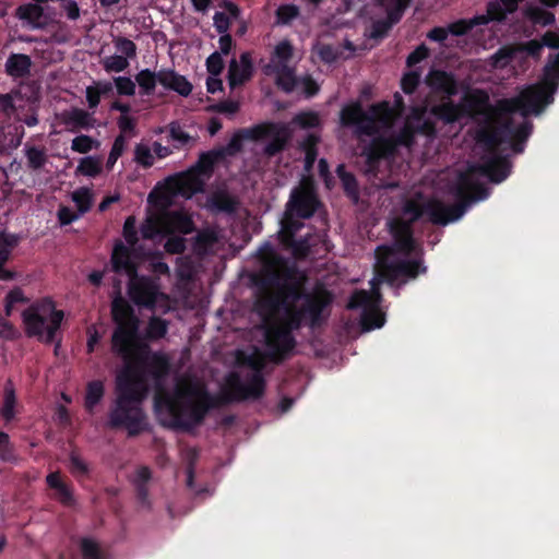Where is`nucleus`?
Returning <instances> with one entry per match:
<instances>
[{
	"label": "nucleus",
	"instance_id": "f257e3e1",
	"mask_svg": "<svg viewBox=\"0 0 559 559\" xmlns=\"http://www.w3.org/2000/svg\"><path fill=\"white\" fill-rule=\"evenodd\" d=\"M123 360L126 366L116 377V397L108 413L111 429H126L129 437L145 430L142 404L150 391L147 376L156 383L154 409L164 427L189 432L218 405V399L204 384L189 381L174 392L165 390L162 382L169 373V360L162 353H153L147 344H140Z\"/></svg>",
	"mask_w": 559,
	"mask_h": 559
},
{
	"label": "nucleus",
	"instance_id": "f03ea898",
	"mask_svg": "<svg viewBox=\"0 0 559 559\" xmlns=\"http://www.w3.org/2000/svg\"><path fill=\"white\" fill-rule=\"evenodd\" d=\"M252 282L259 289L255 308L263 316L264 356L282 365L297 346L295 331L305 325L317 329L326 321L324 311L333 295L322 286L307 292V276L275 252L263 259Z\"/></svg>",
	"mask_w": 559,
	"mask_h": 559
},
{
	"label": "nucleus",
	"instance_id": "7ed1b4c3",
	"mask_svg": "<svg viewBox=\"0 0 559 559\" xmlns=\"http://www.w3.org/2000/svg\"><path fill=\"white\" fill-rule=\"evenodd\" d=\"M473 186L467 174H459L457 180L452 188V192L456 199L453 205H445L443 202L432 199L421 203L416 199H408L402 206V214L404 221L409 223V226L419 221L424 215L428 216L429 222L435 225L445 226L451 222L461 218L468 207V201L472 199L468 195V189Z\"/></svg>",
	"mask_w": 559,
	"mask_h": 559
},
{
	"label": "nucleus",
	"instance_id": "20e7f679",
	"mask_svg": "<svg viewBox=\"0 0 559 559\" xmlns=\"http://www.w3.org/2000/svg\"><path fill=\"white\" fill-rule=\"evenodd\" d=\"M559 88V52L549 55L543 69L542 81L525 88L519 96L499 102L503 114L520 112L523 117L538 115L554 102Z\"/></svg>",
	"mask_w": 559,
	"mask_h": 559
},
{
	"label": "nucleus",
	"instance_id": "39448f33",
	"mask_svg": "<svg viewBox=\"0 0 559 559\" xmlns=\"http://www.w3.org/2000/svg\"><path fill=\"white\" fill-rule=\"evenodd\" d=\"M111 317L116 324L111 335L112 352L122 359H128L140 344H144L139 335L140 319L133 307L122 297L112 300Z\"/></svg>",
	"mask_w": 559,
	"mask_h": 559
},
{
	"label": "nucleus",
	"instance_id": "423d86ee",
	"mask_svg": "<svg viewBox=\"0 0 559 559\" xmlns=\"http://www.w3.org/2000/svg\"><path fill=\"white\" fill-rule=\"evenodd\" d=\"M63 317V311L55 309L50 300L34 302L22 312L26 335L37 337L45 344L55 342Z\"/></svg>",
	"mask_w": 559,
	"mask_h": 559
},
{
	"label": "nucleus",
	"instance_id": "0eeeda50",
	"mask_svg": "<svg viewBox=\"0 0 559 559\" xmlns=\"http://www.w3.org/2000/svg\"><path fill=\"white\" fill-rule=\"evenodd\" d=\"M488 151L491 155L484 157L483 163L471 165L466 171L461 173L467 174L473 183L471 189L467 190L469 198H472L468 201V206L475 201L486 199L489 194L486 186L475 178V174L487 177L493 183H500L506 180L511 173L512 165L507 156L497 154V150Z\"/></svg>",
	"mask_w": 559,
	"mask_h": 559
},
{
	"label": "nucleus",
	"instance_id": "6e6552de",
	"mask_svg": "<svg viewBox=\"0 0 559 559\" xmlns=\"http://www.w3.org/2000/svg\"><path fill=\"white\" fill-rule=\"evenodd\" d=\"M533 131V123L524 120L519 127H514L511 119L497 128H483L477 133V141L484 143L487 150L496 151L506 142H509L515 154L524 152L525 143Z\"/></svg>",
	"mask_w": 559,
	"mask_h": 559
},
{
	"label": "nucleus",
	"instance_id": "1a4fd4ad",
	"mask_svg": "<svg viewBox=\"0 0 559 559\" xmlns=\"http://www.w3.org/2000/svg\"><path fill=\"white\" fill-rule=\"evenodd\" d=\"M384 251V255H380L382 260V275L386 280V284L400 288L407 284L409 281L416 280L419 275L427 273L423 258V249L419 253L415 254L414 259L405 257L403 259H390L389 255L393 250L389 247H378L377 252Z\"/></svg>",
	"mask_w": 559,
	"mask_h": 559
},
{
	"label": "nucleus",
	"instance_id": "9d476101",
	"mask_svg": "<svg viewBox=\"0 0 559 559\" xmlns=\"http://www.w3.org/2000/svg\"><path fill=\"white\" fill-rule=\"evenodd\" d=\"M390 112L389 103L373 104L366 112L359 102L345 105L340 111V124L343 128H355L357 136H374L379 132L377 118L388 116Z\"/></svg>",
	"mask_w": 559,
	"mask_h": 559
},
{
	"label": "nucleus",
	"instance_id": "9b49d317",
	"mask_svg": "<svg viewBox=\"0 0 559 559\" xmlns=\"http://www.w3.org/2000/svg\"><path fill=\"white\" fill-rule=\"evenodd\" d=\"M227 384L229 392L224 396H216L218 399L216 407L233 401L258 400L263 396L265 391V379L260 373H252L247 384H243L240 377L236 372H231L227 378Z\"/></svg>",
	"mask_w": 559,
	"mask_h": 559
},
{
	"label": "nucleus",
	"instance_id": "f8f14e48",
	"mask_svg": "<svg viewBox=\"0 0 559 559\" xmlns=\"http://www.w3.org/2000/svg\"><path fill=\"white\" fill-rule=\"evenodd\" d=\"M128 293L131 300L139 307L154 310L159 297L166 298L160 292L159 280L156 277L139 275L129 278Z\"/></svg>",
	"mask_w": 559,
	"mask_h": 559
},
{
	"label": "nucleus",
	"instance_id": "ddd939ff",
	"mask_svg": "<svg viewBox=\"0 0 559 559\" xmlns=\"http://www.w3.org/2000/svg\"><path fill=\"white\" fill-rule=\"evenodd\" d=\"M319 205L320 201L312 189L299 187L292 191L286 209L298 218L308 219L314 215Z\"/></svg>",
	"mask_w": 559,
	"mask_h": 559
},
{
	"label": "nucleus",
	"instance_id": "4468645a",
	"mask_svg": "<svg viewBox=\"0 0 559 559\" xmlns=\"http://www.w3.org/2000/svg\"><path fill=\"white\" fill-rule=\"evenodd\" d=\"M460 106L463 116L469 118H476L478 116L489 117L493 112L489 95L481 88L466 92L460 102Z\"/></svg>",
	"mask_w": 559,
	"mask_h": 559
},
{
	"label": "nucleus",
	"instance_id": "2eb2a0df",
	"mask_svg": "<svg viewBox=\"0 0 559 559\" xmlns=\"http://www.w3.org/2000/svg\"><path fill=\"white\" fill-rule=\"evenodd\" d=\"M166 187L168 192L173 195L190 198L203 190L204 181L188 169L187 171L169 176L166 179Z\"/></svg>",
	"mask_w": 559,
	"mask_h": 559
},
{
	"label": "nucleus",
	"instance_id": "dca6fc26",
	"mask_svg": "<svg viewBox=\"0 0 559 559\" xmlns=\"http://www.w3.org/2000/svg\"><path fill=\"white\" fill-rule=\"evenodd\" d=\"M273 124H255L251 128H242L237 130L227 145L218 151H224V157L226 155L234 156L242 151L243 141H260L265 139V135L270 133Z\"/></svg>",
	"mask_w": 559,
	"mask_h": 559
},
{
	"label": "nucleus",
	"instance_id": "f3484780",
	"mask_svg": "<svg viewBox=\"0 0 559 559\" xmlns=\"http://www.w3.org/2000/svg\"><path fill=\"white\" fill-rule=\"evenodd\" d=\"M390 230L393 236L394 246L397 252L405 257L419 253V249L421 248L418 247L416 240L414 239L413 227L409 226V223L395 219L391 222Z\"/></svg>",
	"mask_w": 559,
	"mask_h": 559
},
{
	"label": "nucleus",
	"instance_id": "a211bd4d",
	"mask_svg": "<svg viewBox=\"0 0 559 559\" xmlns=\"http://www.w3.org/2000/svg\"><path fill=\"white\" fill-rule=\"evenodd\" d=\"M427 85L436 93L442 94L443 98H452L459 93V82L452 72L432 69L426 76Z\"/></svg>",
	"mask_w": 559,
	"mask_h": 559
},
{
	"label": "nucleus",
	"instance_id": "6ab92c4d",
	"mask_svg": "<svg viewBox=\"0 0 559 559\" xmlns=\"http://www.w3.org/2000/svg\"><path fill=\"white\" fill-rule=\"evenodd\" d=\"M132 249L120 240L115 243L110 257L111 269L115 273H124L129 278L138 273V266L131 259Z\"/></svg>",
	"mask_w": 559,
	"mask_h": 559
},
{
	"label": "nucleus",
	"instance_id": "aec40b11",
	"mask_svg": "<svg viewBox=\"0 0 559 559\" xmlns=\"http://www.w3.org/2000/svg\"><path fill=\"white\" fill-rule=\"evenodd\" d=\"M261 124H273L274 127L270 129V133L265 135L266 138H272L271 141L264 146L263 153L266 157L271 158L282 153L289 140H290V131L283 123L276 122H262Z\"/></svg>",
	"mask_w": 559,
	"mask_h": 559
},
{
	"label": "nucleus",
	"instance_id": "412c9836",
	"mask_svg": "<svg viewBox=\"0 0 559 559\" xmlns=\"http://www.w3.org/2000/svg\"><path fill=\"white\" fill-rule=\"evenodd\" d=\"M252 70L253 66L249 52L240 55V64H238L236 59H233L228 68V84L230 88L240 86L249 81L252 75Z\"/></svg>",
	"mask_w": 559,
	"mask_h": 559
},
{
	"label": "nucleus",
	"instance_id": "4be33fe9",
	"mask_svg": "<svg viewBox=\"0 0 559 559\" xmlns=\"http://www.w3.org/2000/svg\"><path fill=\"white\" fill-rule=\"evenodd\" d=\"M19 242L17 235L0 231V281L10 282L16 278V272L5 269L4 265Z\"/></svg>",
	"mask_w": 559,
	"mask_h": 559
},
{
	"label": "nucleus",
	"instance_id": "5701e85b",
	"mask_svg": "<svg viewBox=\"0 0 559 559\" xmlns=\"http://www.w3.org/2000/svg\"><path fill=\"white\" fill-rule=\"evenodd\" d=\"M164 234H190L193 230V222L190 216L180 211L166 212L160 216Z\"/></svg>",
	"mask_w": 559,
	"mask_h": 559
},
{
	"label": "nucleus",
	"instance_id": "b1692460",
	"mask_svg": "<svg viewBox=\"0 0 559 559\" xmlns=\"http://www.w3.org/2000/svg\"><path fill=\"white\" fill-rule=\"evenodd\" d=\"M46 484L55 490V499L64 507H73L75 498L73 488L61 479L59 472H51L46 476Z\"/></svg>",
	"mask_w": 559,
	"mask_h": 559
},
{
	"label": "nucleus",
	"instance_id": "393cba45",
	"mask_svg": "<svg viewBox=\"0 0 559 559\" xmlns=\"http://www.w3.org/2000/svg\"><path fill=\"white\" fill-rule=\"evenodd\" d=\"M267 69H272V72L275 74V83L280 90L287 94L294 92L298 84L294 69L284 62L269 64Z\"/></svg>",
	"mask_w": 559,
	"mask_h": 559
},
{
	"label": "nucleus",
	"instance_id": "a878e982",
	"mask_svg": "<svg viewBox=\"0 0 559 559\" xmlns=\"http://www.w3.org/2000/svg\"><path fill=\"white\" fill-rule=\"evenodd\" d=\"M444 100L430 108V114L445 124H451L464 118L460 103H454L451 98Z\"/></svg>",
	"mask_w": 559,
	"mask_h": 559
},
{
	"label": "nucleus",
	"instance_id": "bb28decb",
	"mask_svg": "<svg viewBox=\"0 0 559 559\" xmlns=\"http://www.w3.org/2000/svg\"><path fill=\"white\" fill-rule=\"evenodd\" d=\"M62 122L69 127L72 132H76L80 129L88 130L94 127L92 115L76 107L62 114Z\"/></svg>",
	"mask_w": 559,
	"mask_h": 559
},
{
	"label": "nucleus",
	"instance_id": "cd10ccee",
	"mask_svg": "<svg viewBox=\"0 0 559 559\" xmlns=\"http://www.w3.org/2000/svg\"><path fill=\"white\" fill-rule=\"evenodd\" d=\"M224 158V151L212 150L200 154L198 162L189 169L199 178L210 177L213 174L214 166Z\"/></svg>",
	"mask_w": 559,
	"mask_h": 559
},
{
	"label": "nucleus",
	"instance_id": "c85d7f7f",
	"mask_svg": "<svg viewBox=\"0 0 559 559\" xmlns=\"http://www.w3.org/2000/svg\"><path fill=\"white\" fill-rule=\"evenodd\" d=\"M152 478V472L147 466H141L136 469L132 479L138 501L145 508L151 507L148 495V483Z\"/></svg>",
	"mask_w": 559,
	"mask_h": 559
},
{
	"label": "nucleus",
	"instance_id": "c756f323",
	"mask_svg": "<svg viewBox=\"0 0 559 559\" xmlns=\"http://www.w3.org/2000/svg\"><path fill=\"white\" fill-rule=\"evenodd\" d=\"M382 294L380 287L367 290H356L349 298L348 308L359 309L360 307L373 306L380 307Z\"/></svg>",
	"mask_w": 559,
	"mask_h": 559
},
{
	"label": "nucleus",
	"instance_id": "7c9ffc66",
	"mask_svg": "<svg viewBox=\"0 0 559 559\" xmlns=\"http://www.w3.org/2000/svg\"><path fill=\"white\" fill-rule=\"evenodd\" d=\"M209 207L212 211L233 214L237 211L238 201L227 191L218 190L209 198Z\"/></svg>",
	"mask_w": 559,
	"mask_h": 559
},
{
	"label": "nucleus",
	"instance_id": "2f4dec72",
	"mask_svg": "<svg viewBox=\"0 0 559 559\" xmlns=\"http://www.w3.org/2000/svg\"><path fill=\"white\" fill-rule=\"evenodd\" d=\"M32 61L24 53H12L5 62V72L13 78H23L29 73Z\"/></svg>",
	"mask_w": 559,
	"mask_h": 559
},
{
	"label": "nucleus",
	"instance_id": "473e14b6",
	"mask_svg": "<svg viewBox=\"0 0 559 559\" xmlns=\"http://www.w3.org/2000/svg\"><path fill=\"white\" fill-rule=\"evenodd\" d=\"M523 15L534 25L548 26L556 22L555 14L540 7L527 4L523 10Z\"/></svg>",
	"mask_w": 559,
	"mask_h": 559
},
{
	"label": "nucleus",
	"instance_id": "72a5a7b5",
	"mask_svg": "<svg viewBox=\"0 0 559 559\" xmlns=\"http://www.w3.org/2000/svg\"><path fill=\"white\" fill-rule=\"evenodd\" d=\"M336 175L341 180L344 193L353 201H358L359 187L354 174L347 171L346 166L344 164H340L336 167Z\"/></svg>",
	"mask_w": 559,
	"mask_h": 559
},
{
	"label": "nucleus",
	"instance_id": "f704fd0d",
	"mask_svg": "<svg viewBox=\"0 0 559 559\" xmlns=\"http://www.w3.org/2000/svg\"><path fill=\"white\" fill-rule=\"evenodd\" d=\"M105 394V386L100 380H92L86 385L84 407L88 413L100 403Z\"/></svg>",
	"mask_w": 559,
	"mask_h": 559
},
{
	"label": "nucleus",
	"instance_id": "c9c22d12",
	"mask_svg": "<svg viewBox=\"0 0 559 559\" xmlns=\"http://www.w3.org/2000/svg\"><path fill=\"white\" fill-rule=\"evenodd\" d=\"M298 218L294 212H289L288 209L285 211L284 218L282 219V228L278 233L280 241L289 239L305 226L304 223Z\"/></svg>",
	"mask_w": 559,
	"mask_h": 559
},
{
	"label": "nucleus",
	"instance_id": "e433bc0d",
	"mask_svg": "<svg viewBox=\"0 0 559 559\" xmlns=\"http://www.w3.org/2000/svg\"><path fill=\"white\" fill-rule=\"evenodd\" d=\"M16 396L12 382L9 380L3 389V404L0 408L1 417L7 421H11L15 417Z\"/></svg>",
	"mask_w": 559,
	"mask_h": 559
},
{
	"label": "nucleus",
	"instance_id": "4c0bfd02",
	"mask_svg": "<svg viewBox=\"0 0 559 559\" xmlns=\"http://www.w3.org/2000/svg\"><path fill=\"white\" fill-rule=\"evenodd\" d=\"M361 313V325L366 331L381 328L384 322V314L379 310V307L367 306L360 307Z\"/></svg>",
	"mask_w": 559,
	"mask_h": 559
},
{
	"label": "nucleus",
	"instance_id": "58836bf2",
	"mask_svg": "<svg viewBox=\"0 0 559 559\" xmlns=\"http://www.w3.org/2000/svg\"><path fill=\"white\" fill-rule=\"evenodd\" d=\"M135 82L140 87L142 96H151L154 94L157 81V72L150 69H143L135 75Z\"/></svg>",
	"mask_w": 559,
	"mask_h": 559
},
{
	"label": "nucleus",
	"instance_id": "ea45409f",
	"mask_svg": "<svg viewBox=\"0 0 559 559\" xmlns=\"http://www.w3.org/2000/svg\"><path fill=\"white\" fill-rule=\"evenodd\" d=\"M361 156L366 158V164L369 169L378 167L380 160L384 158L381 145L378 142V138H373L368 144L361 148Z\"/></svg>",
	"mask_w": 559,
	"mask_h": 559
},
{
	"label": "nucleus",
	"instance_id": "a19ab883",
	"mask_svg": "<svg viewBox=\"0 0 559 559\" xmlns=\"http://www.w3.org/2000/svg\"><path fill=\"white\" fill-rule=\"evenodd\" d=\"M168 332V321L153 316L150 318L146 330H145V336L150 341H157L166 336Z\"/></svg>",
	"mask_w": 559,
	"mask_h": 559
},
{
	"label": "nucleus",
	"instance_id": "79ce46f5",
	"mask_svg": "<svg viewBox=\"0 0 559 559\" xmlns=\"http://www.w3.org/2000/svg\"><path fill=\"white\" fill-rule=\"evenodd\" d=\"M168 141L173 142V146L176 150L187 147L194 143V139L177 123L170 124Z\"/></svg>",
	"mask_w": 559,
	"mask_h": 559
},
{
	"label": "nucleus",
	"instance_id": "37998d69",
	"mask_svg": "<svg viewBox=\"0 0 559 559\" xmlns=\"http://www.w3.org/2000/svg\"><path fill=\"white\" fill-rule=\"evenodd\" d=\"M285 248L292 250L296 259H305L310 253V245L308 237L296 238V236L285 239L281 242Z\"/></svg>",
	"mask_w": 559,
	"mask_h": 559
},
{
	"label": "nucleus",
	"instance_id": "c03bdc74",
	"mask_svg": "<svg viewBox=\"0 0 559 559\" xmlns=\"http://www.w3.org/2000/svg\"><path fill=\"white\" fill-rule=\"evenodd\" d=\"M69 471L79 481L86 478L90 474V467L87 463L84 462L75 451H72L69 454Z\"/></svg>",
	"mask_w": 559,
	"mask_h": 559
},
{
	"label": "nucleus",
	"instance_id": "a18cd8bd",
	"mask_svg": "<svg viewBox=\"0 0 559 559\" xmlns=\"http://www.w3.org/2000/svg\"><path fill=\"white\" fill-rule=\"evenodd\" d=\"M102 173V163L99 159L93 156H86L81 158L75 175H83L95 178Z\"/></svg>",
	"mask_w": 559,
	"mask_h": 559
},
{
	"label": "nucleus",
	"instance_id": "49530a36",
	"mask_svg": "<svg viewBox=\"0 0 559 559\" xmlns=\"http://www.w3.org/2000/svg\"><path fill=\"white\" fill-rule=\"evenodd\" d=\"M16 15L32 24H39V20L44 16V9L36 3H27L17 8Z\"/></svg>",
	"mask_w": 559,
	"mask_h": 559
},
{
	"label": "nucleus",
	"instance_id": "de8ad7c7",
	"mask_svg": "<svg viewBox=\"0 0 559 559\" xmlns=\"http://www.w3.org/2000/svg\"><path fill=\"white\" fill-rule=\"evenodd\" d=\"M27 158V166L33 170H38L47 163V155L44 148L37 146H29L25 151Z\"/></svg>",
	"mask_w": 559,
	"mask_h": 559
},
{
	"label": "nucleus",
	"instance_id": "09e8293b",
	"mask_svg": "<svg viewBox=\"0 0 559 559\" xmlns=\"http://www.w3.org/2000/svg\"><path fill=\"white\" fill-rule=\"evenodd\" d=\"M72 201L75 203L79 212L84 214L92 207L93 194L88 188L83 187L72 193Z\"/></svg>",
	"mask_w": 559,
	"mask_h": 559
},
{
	"label": "nucleus",
	"instance_id": "8fccbe9b",
	"mask_svg": "<svg viewBox=\"0 0 559 559\" xmlns=\"http://www.w3.org/2000/svg\"><path fill=\"white\" fill-rule=\"evenodd\" d=\"M300 14L296 4H281L275 12L276 23L287 25Z\"/></svg>",
	"mask_w": 559,
	"mask_h": 559
},
{
	"label": "nucleus",
	"instance_id": "3c124183",
	"mask_svg": "<svg viewBox=\"0 0 559 559\" xmlns=\"http://www.w3.org/2000/svg\"><path fill=\"white\" fill-rule=\"evenodd\" d=\"M28 298L24 295L20 287H14L5 296L4 312L7 317H11L16 304H27Z\"/></svg>",
	"mask_w": 559,
	"mask_h": 559
},
{
	"label": "nucleus",
	"instance_id": "603ef678",
	"mask_svg": "<svg viewBox=\"0 0 559 559\" xmlns=\"http://www.w3.org/2000/svg\"><path fill=\"white\" fill-rule=\"evenodd\" d=\"M293 122L302 129H312L320 126V117L316 111H302L294 117Z\"/></svg>",
	"mask_w": 559,
	"mask_h": 559
},
{
	"label": "nucleus",
	"instance_id": "864d4df0",
	"mask_svg": "<svg viewBox=\"0 0 559 559\" xmlns=\"http://www.w3.org/2000/svg\"><path fill=\"white\" fill-rule=\"evenodd\" d=\"M135 217L134 216H128L124 221L123 228H122V235L124 240L128 243V247L135 248V246L139 242L138 237V230L135 226Z\"/></svg>",
	"mask_w": 559,
	"mask_h": 559
},
{
	"label": "nucleus",
	"instance_id": "5fc2aeb1",
	"mask_svg": "<svg viewBox=\"0 0 559 559\" xmlns=\"http://www.w3.org/2000/svg\"><path fill=\"white\" fill-rule=\"evenodd\" d=\"M393 136L396 141L397 146L412 147L415 143V136H416L415 131H414V126L406 123Z\"/></svg>",
	"mask_w": 559,
	"mask_h": 559
},
{
	"label": "nucleus",
	"instance_id": "6e6d98bb",
	"mask_svg": "<svg viewBox=\"0 0 559 559\" xmlns=\"http://www.w3.org/2000/svg\"><path fill=\"white\" fill-rule=\"evenodd\" d=\"M80 546L83 559H103L99 545L92 538H82Z\"/></svg>",
	"mask_w": 559,
	"mask_h": 559
},
{
	"label": "nucleus",
	"instance_id": "4d7b16f0",
	"mask_svg": "<svg viewBox=\"0 0 559 559\" xmlns=\"http://www.w3.org/2000/svg\"><path fill=\"white\" fill-rule=\"evenodd\" d=\"M140 230L144 239H154L157 235L164 234L160 217L146 219Z\"/></svg>",
	"mask_w": 559,
	"mask_h": 559
},
{
	"label": "nucleus",
	"instance_id": "13d9d810",
	"mask_svg": "<svg viewBox=\"0 0 559 559\" xmlns=\"http://www.w3.org/2000/svg\"><path fill=\"white\" fill-rule=\"evenodd\" d=\"M104 69L106 72H122L129 67V61L121 55H114L104 60Z\"/></svg>",
	"mask_w": 559,
	"mask_h": 559
},
{
	"label": "nucleus",
	"instance_id": "bf43d9fd",
	"mask_svg": "<svg viewBox=\"0 0 559 559\" xmlns=\"http://www.w3.org/2000/svg\"><path fill=\"white\" fill-rule=\"evenodd\" d=\"M134 160L144 168H150L154 164V156L151 148L144 144H138L134 148Z\"/></svg>",
	"mask_w": 559,
	"mask_h": 559
},
{
	"label": "nucleus",
	"instance_id": "052dcab7",
	"mask_svg": "<svg viewBox=\"0 0 559 559\" xmlns=\"http://www.w3.org/2000/svg\"><path fill=\"white\" fill-rule=\"evenodd\" d=\"M391 28L390 22L385 19L376 20L371 23L368 36L376 40L383 39Z\"/></svg>",
	"mask_w": 559,
	"mask_h": 559
},
{
	"label": "nucleus",
	"instance_id": "680f3d73",
	"mask_svg": "<svg viewBox=\"0 0 559 559\" xmlns=\"http://www.w3.org/2000/svg\"><path fill=\"white\" fill-rule=\"evenodd\" d=\"M487 14L490 16L491 21L502 23L507 20L508 14H510L504 7H502L500 1L493 0L487 3Z\"/></svg>",
	"mask_w": 559,
	"mask_h": 559
},
{
	"label": "nucleus",
	"instance_id": "e2e57ef3",
	"mask_svg": "<svg viewBox=\"0 0 559 559\" xmlns=\"http://www.w3.org/2000/svg\"><path fill=\"white\" fill-rule=\"evenodd\" d=\"M114 84L117 93L121 96H133L135 94V83L128 76L114 78Z\"/></svg>",
	"mask_w": 559,
	"mask_h": 559
},
{
	"label": "nucleus",
	"instance_id": "0e129e2a",
	"mask_svg": "<svg viewBox=\"0 0 559 559\" xmlns=\"http://www.w3.org/2000/svg\"><path fill=\"white\" fill-rule=\"evenodd\" d=\"M124 146H126V138L123 134H119L115 139L111 150L109 152V156L107 159L108 168L112 167L116 164L117 159L122 155V153L124 151Z\"/></svg>",
	"mask_w": 559,
	"mask_h": 559
},
{
	"label": "nucleus",
	"instance_id": "69168bd1",
	"mask_svg": "<svg viewBox=\"0 0 559 559\" xmlns=\"http://www.w3.org/2000/svg\"><path fill=\"white\" fill-rule=\"evenodd\" d=\"M420 82V74L417 71H411L403 75L401 81L402 90L405 94H413Z\"/></svg>",
	"mask_w": 559,
	"mask_h": 559
},
{
	"label": "nucleus",
	"instance_id": "338daca9",
	"mask_svg": "<svg viewBox=\"0 0 559 559\" xmlns=\"http://www.w3.org/2000/svg\"><path fill=\"white\" fill-rule=\"evenodd\" d=\"M518 52L516 46H504L498 49L493 55V62L496 64H507L515 58Z\"/></svg>",
	"mask_w": 559,
	"mask_h": 559
},
{
	"label": "nucleus",
	"instance_id": "774afa93",
	"mask_svg": "<svg viewBox=\"0 0 559 559\" xmlns=\"http://www.w3.org/2000/svg\"><path fill=\"white\" fill-rule=\"evenodd\" d=\"M94 140L90 135L81 134L72 140L71 148L74 152L86 154L93 148Z\"/></svg>",
	"mask_w": 559,
	"mask_h": 559
}]
</instances>
